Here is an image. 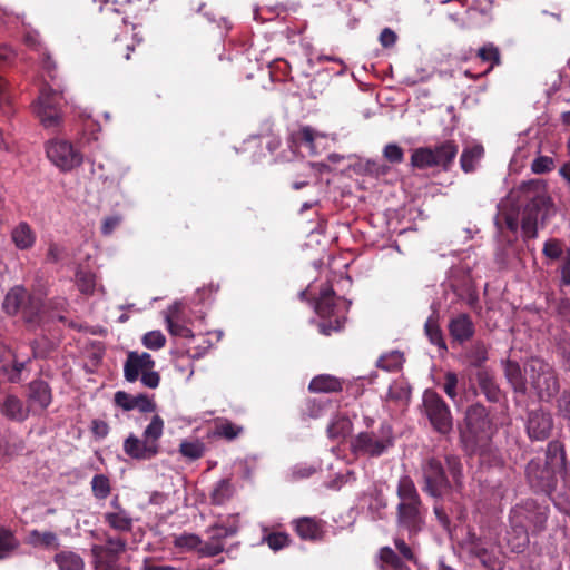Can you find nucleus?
<instances>
[{
	"instance_id": "obj_1",
	"label": "nucleus",
	"mask_w": 570,
	"mask_h": 570,
	"mask_svg": "<svg viewBox=\"0 0 570 570\" xmlns=\"http://www.w3.org/2000/svg\"><path fill=\"white\" fill-rule=\"evenodd\" d=\"M518 208L502 209L497 224L517 234L519 228L524 242L538 237L539 227H544L553 213V202L539 181L522 183L518 189Z\"/></svg>"
},
{
	"instance_id": "obj_2",
	"label": "nucleus",
	"mask_w": 570,
	"mask_h": 570,
	"mask_svg": "<svg viewBox=\"0 0 570 570\" xmlns=\"http://www.w3.org/2000/svg\"><path fill=\"white\" fill-rule=\"evenodd\" d=\"M444 464L435 456L428 458L421 465L422 490L434 499H442L448 492L461 493L464 487L463 464L460 456L446 454Z\"/></svg>"
},
{
	"instance_id": "obj_3",
	"label": "nucleus",
	"mask_w": 570,
	"mask_h": 570,
	"mask_svg": "<svg viewBox=\"0 0 570 570\" xmlns=\"http://www.w3.org/2000/svg\"><path fill=\"white\" fill-rule=\"evenodd\" d=\"M396 525L406 531L409 539L416 537L424 528L426 508L414 481L409 475L400 478L396 487Z\"/></svg>"
},
{
	"instance_id": "obj_4",
	"label": "nucleus",
	"mask_w": 570,
	"mask_h": 570,
	"mask_svg": "<svg viewBox=\"0 0 570 570\" xmlns=\"http://www.w3.org/2000/svg\"><path fill=\"white\" fill-rule=\"evenodd\" d=\"M495 432L489 411L481 403L466 407L460 425V441L469 453H475L488 446Z\"/></svg>"
},
{
	"instance_id": "obj_5",
	"label": "nucleus",
	"mask_w": 570,
	"mask_h": 570,
	"mask_svg": "<svg viewBox=\"0 0 570 570\" xmlns=\"http://www.w3.org/2000/svg\"><path fill=\"white\" fill-rule=\"evenodd\" d=\"M164 431V420L154 415L146 426L142 438L130 433L124 441L122 450L132 460L149 461L160 452L159 440Z\"/></svg>"
},
{
	"instance_id": "obj_6",
	"label": "nucleus",
	"mask_w": 570,
	"mask_h": 570,
	"mask_svg": "<svg viewBox=\"0 0 570 570\" xmlns=\"http://www.w3.org/2000/svg\"><path fill=\"white\" fill-rule=\"evenodd\" d=\"M394 445V431L390 423L382 422L376 429L362 431L350 443L355 455L379 458Z\"/></svg>"
},
{
	"instance_id": "obj_7",
	"label": "nucleus",
	"mask_w": 570,
	"mask_h": 570,
	"mask_svg": "<svg viewBox=\"0 0 570 570\" xmlns=\"http://www.w3.org/2000/svg\"><path fill=\"white\" fill-rule=\"evenodd\" d=\"M528 384L541 401H550L560 390L554 368L544 360L533 356L524 364Z\"/></svg>"
},
{
	"instance_id": "obj_8",
	"label": "nucleus",
	"mask_w": 570,
	"mask_h": 570,
	"mask_svg": "<svg viewBox=\"0 0 570 570\" xmlns=\"http://www.w3.org/2000/svg\"><path fill=\"white\" fill-rule=\"evenodd\" d=\"M549 512L548 504L539 503L534 499H525L512 507L509 522L520 523L532 534H538L546 530Z\"/></svg>"
},
{
	"instance_id": "obj_9",
	"label": "nucleus",
	"mask_w": 570,
	"mask_h": 570,
	"mask_svg": "<svg viewBox=\"0 0 570 570\" xmlns=\"http://www.w3.org/2000/svg\"><path fill=\"white\" fill-rule=\"evenodd\" d=\"M423 413L428 417L432 429L446 435L453 430V416L450 406L443 397L432 389H428L422 397Z\"/></svg>"
},
{
	"instance_id": "obj_10",
	"label": "nucleus",
	"mask_w": 570,
	"mask_h": 570,
	"mask_svg": "<svg viewBox=\"0 0 570 570\" xmlns=\"http://www.w3.org/2000/svg\"><path fill=\"white\" fill-rule=\"evenodd\" d=\"M155 361L149 353L129 352L124 364L126 381L134 383L139 376L144 386L156 389L160 383V375L155 370Z\"/></svg>"
},
{
	"instance_id": "obj_11",
	"label": "nucleus",
	"mask_w": 570,
	"mask_h": 570,
	"mask_svg": "<svg viewBox=\"0 0 570 570\" xmlns=\"http://www.w3.org/2000/svg\"><path fill=\"white\" fill-rule=\"evenodd\" d=\"M41 308V301L31 295L23 286L12 287L2 303V309L6 314L14 316L20 313L27 323L36 322Z\"/></svg>"
},
{
	"instance_id": "obj_12",
	"label": "nucleus",
	"mask_w": 570,
	"mask_h": 570,
	"mask_svg": "<svg viewBox=\"0 0 570 570\" xmlns=\"http://www.w3.org/2000/svg\"><path fill=\"white\" fill-rule=\"evenodd\" d=\"M336 295L332 288L322 291L316 301L315 312L322 318L317 324L318 332L330 336L344 327L345 317L337 312Z\"/></svg>"
},
{
	"instance_id": "obj_13",
	"label": "nucleus",
	"mask_w": 570,
	"mask_h": 570,
	"mask_svg": "<svg viewBox=\"0 0 570 570\" xmlns=\"http://www.w3.org/2000/svg\"><path fill=\"white\" fill-rule=\"evenodd\" d=\"M49 160L62 171L72 170L83 161L82 154L68 140L52 139L46 145Z\"/></svg>"
},
{
	"instance_id": "obj_14",
	"label": "nucleus",
	"mask_w": 570,
	"mask_h": 570,
	"mask_svg": "<svg viewBox=\"0 0 570 570\" xmlns=\"http://www.w3.org/2000/svg\"><path fill=\"white\" fill-rule=\"evenodd\" d=\"M142 8L140 0H105L100 11L106 19H112L118 27L131 24L138 20Z\"/></svg>"
},
{
	"instance_id": "obj_15",
	"label": "nucleus",
	"mask_w": 570,
	"mask_h": 570,
	"mask_svg": "<svg viewBox=\"0 0 570 570\" xmlns=\"http://www.w3.org/2000/svg\"><path fill=\"white\" fill-rule=\"evenodd\" d=\"M525 476L534 492L550 495L556 490L560 475L544 465L541 459H532L527 464Z\"/></svg>"
},
{
	"instance_id": "obj_16",
	"label": "nucleus",
	"mask_w": 570,
	"mask_h": 570,
	"mask_svg": "<svg viewBox=\"0 0 570 570\" xmlns=\"http://www.w3.org/2000/svg\"><path fill=\"white\" fill-rule=\"evenodd\" d=\"M61 98V94L57 90L48 86L41 88L36 112L45 127H57L60 124L59 105Z\"/></svg>"
},
{
	"instance_id": "obj_17",
	"label": "nucleus",
	"mask_w": 570,
	"mask_h": 570,
	"mask_svg": "<svg viewBox=\"0 0 570 570\" xmlns=\"http://www.w3.org/2000/svg\"><path fill=\"white\" fill-rule=\"evenodd\" d=\"M527 433L531 440H547L553 429V417L549 411L543 409L531 410L527 419Z\"/></svg>"
},
{
	"instance_id": "obj_18",
	"label": "nucleus",
	"mask_w": 570,
	"mask_h": 570,
	"mask_svg": "<svg viewBox=\"0 0 570 570\" xmlns=\"http://www.w3.org/2000/svg\"><path fill=\"white\" fill-rule=\"evenodd\" d=\"M27 401L33 415L42 413L52 402V391L50 385L42 380H35L30 382L28 385Z\"/></svg>"
},
{
	"instance_id": "obj_19",
	"label": "nucleus",
	"mask_w": 570,
	"mask_h": 570,
	"mask_svg": "<svg viewBox=\"0 0 570 570\" xmlns=\"http://www.w3.org/2000/svg\"><path fill=\"white\" fill-rule=\"evenodd\" d=\"M448 330L452 340L459 344L470 341L475 334V325L466 313L452 316L449 321Z\"/></svg>"
},
{
	"instance_id": "obj_20",
	"label": "nucleus",
	"mask_w": 570,
	"mask_h": 570,
	"mask_svg": "<svg viewBox=\"0 0 570 570\" xmlns=\"http://www.w3.org/2000/svg\"><path fill=\"white\" fill-rule=\"evenodd\" d=\"M0 413L9 421L22 423L31 414V407L26 405L19 396L7 394L0 401Z\"/></svg>"
},
{
	"instance_id": "obj_21",
	"label": "nucleus",
	"mask_w": 570,
	"mask_h": 570,
	"mask_svg": "<svg viewBox=\"0 0 570 570\" xmlns=\"http://www.w3.org/2000/svg\"><path fill=\"white\" fill-rule=\"evenodd\" d=\"M115 403L125 411L137 409L141 413H150L156 410V403L146 394L131 395L124 391L115 393Z\"/></svg>"
},
{
	"instance_id": "obj_22",
	"label": "nucleus",
	"mask_w": 570,
	"mask_h": 570,
	"mask_svg": "<svg viewBox=\"0 0 570 570\" xmlns=\"http://www.w3.org/2000/svg\"><path fill=\"white\" fill-rule=\"evenodd\" d=\"M475 381L480 392L491 403L501 401L503 394L497 382L493 371L490 368H480L475 372Z\"/></svg>"
},
{
	"instance_id": "obj_23",
	"label": "nucleus",
	"mask_w": 570,
	"mask_h": 570,
	"mask_svg": "<svg viewBox=\"0 0 570 570\" xmlns=\"http://www.w3.org/2000/svg\"><path fill=\"white\" fill-rule=\"evenodd\" d=\"M31 355L21 357L17 352L9 350L11 361L1 366V372L7 376L10 383H19L23 380V373L27 371L28 364L31 363L32 357L36 356L35 347H31Z\"/></svg>"
},
{
	"instance_id": "obj_24",
	"label": "nucleus",
	"mask_w": 570,
	"mask_h": 570,
	"mask_svg": "<svg viewBox=\"0 0 570 570\" xmlns=\"http://www.w3.org/2000/svg\"><path fill=\"white\" fill-rule=\"evenodd\" d=\"M542 463L553 470L560 476L567 475V456L563 443L558 440L548 443L546 459Z\"/></svg>"
},
{
	"instance_id": "obj_25",
	"label": "nucleus",
	"mask_w": 570,
	"mask_h": 570,
	"mask_svg": "<svg viewBox=\"0 0 570 570\" xmlns=\"http://www.w3.org/2000/svg\"><path fill=\"white\" fill-rule=\"evenodd\" d=\"M459 146L454 140H445L434 147L432 153L435 158L438 167H441L444 171L450 170L456 155Z\"/></svg>"
},
{
	"instance_id": "obj_26",
	"label": "nucleus",
	"mask_w": 570,
	"mask_h": 570,
	"mask_svg": "<svg viewBox=\"0 0 570 570\" xmlns=\"http://www.w3.org/2000/svg\"><path fill=\"white\" fill-rule=\"evenodd\" d=\"M126 549V540L121 538H108L106 546H94L91 549L95 560L118 559L119 553Z\"/></svg>"
},
{
	"instance_id": "obj_27",
	"label": "nucleus",
	"mask_w": 570,
	"mask_h": 570,
	"mask_svg": "<svg viewBox=\"0 0 570 570\" xmlns=\"http://www.w3.org/2000/svg\"><path fill=\"white\" fill-rule=\"evenodd\" d=\"M530 531L517 522H510V530L507 532V542L512 552L521 553L523 552L529 543Z\"/></svg>"
},
{
	"instance_id": "obj_28",
	"label": "nucleus",
	"mask_w": 570,
	"mask_h": 570,
	"mask_svg": "<svg viewBox=\"0 0 570 570\" xmlns=\"http://www.w3.org/2000/svg\"><path fill=\"white\" fill-rule=\"evenodd\" d=\"M11 239L18 249L28 250L35 246L37 235L27 222H20L11 230Z\"/></svg>"
},
{
	"instance_id": "obj_29",
	"label": "nucleus",
	"mask_w": 570,
	"mask_h": 570,
	"mask_svg": "<svg viewBox=\"0 0 570 570\" xmlns=\"http://www.w3.org/2000/svg\"><path fill=\"white\" fill-rule=\"evenodd\" d=\"M504 375L515 393L527 394L528 380L525 372L522 373L520 365L511 360L504 363Z\"/></svg>"
},
{
	"instance_id": "obj_30",
	"label": "nucleus",
	"mask_w": 570,
	"mask_h": 570,
	"mask_svg": "<svg viewBox=\"0 0 570 570\" xmlns=\"http://www.w3.org/2000/svg\"><path fill=\"white\" fill-rule=\"evenodd\" d=\"M294 523L297 535L303 540H317L322 535L321 523L314 518L303 517Z\"/></svg>"
},
{
	"instance_id": "obj_31",
	"label": "nucleus",
	"mask_w": 570,
	"mask_h": 570,
	"mask_svg": "<svg viewBox=\"0 0 570 570\" xmlns=\"http://www.w3.org/2000/svg\"><path fill=\"white\" fill-rule=\"evenodd\" d=\"M340 379L330 374H321L312 379L308 390L314 393H333L342 391Z\"/></svg>"
},
{
	"instance_id": "obj_32",
	"label": "nucleus",
	"mask_w": 570,
	"mask_h": 570,
	"mask_svg": "<svg viewBox=\"0 0 570 570\" xmlns=\"http://www.w3.org/2000/svg\"><path fill=\"white\" fill-rule=\"evenodd\" d=\"M567 252H570V248H568L560 238H549L542 246V255L546 258V265L563 259L567 256Z\"/></svg>"
},
{
	"instance_id": "obj_33",
	"label": "nucleus",
	"mask_w": 570,
	"mask_h": 570,
	"mask_svg": "<svg viewBox=\"0 0 570 570\" xmlns=\"http://www.w3.org/2000/svg\"><path fill=\"white\" fill-rule=\"evenodd\" d=\"M239 530V520L237 515H229L226 520L217 522L208 529L209 535L223 542L224 539L234 537Z\"/></svg>"
},
{
	"instance_id": "obj_34",
	"label": "nucleus",
	"mask_w": 570,
	"mask_h": 570,
	"mask_svg": "<svg viewBox=\"0 0 570 570\" xmlns=\"http://www.w3.org/2000/svg\"><path fill=\"white\" fill-rule=\"evenodd\" d=\"M489 346L483 341H475L466 351V360L470 366L480 368H488L484 364L489 358Z\"/></svg>"
},
{
	"instance_id": "obj_35",
	"label": "nucleus",
	"mask_w": 570,
	"mask_h": 570,
	"mask_svg": "<svg viewBox=\"0 0 570 570\" xmlns=\"http://www.w3.org/2000/svg\"><path fill=\"white\" fill-rule=\"evenodd\" d=\"M352 430L351 420L343 414H336L327 425V436L332 440L344 439Z\"/></svg>"
},
{
	"instance_id": "obj_36",
	"label": "nucleus",
	"mask_w": 570,
	"mask_h": 570,
	"mask_svg": "<svg viewBox=\"0 0 570 570\" xmlns=\"http://www.w3.org/2000/svg\"><path fill=\"white\" fill-rule=\"evenodd\" d=\"M105 522L114 530L129 532L132 529V519L126 510L107 512L104 515Z\"/></svg>"
},
{
	"instance_id": "obj_37",
	"label": "nucleus",
	"mask_w": 570,
	"mask_h": 570,
	"mask_svg": "<svg viewBox=\"0 0 570 570\" xmlns=\"http://www.w3.org/2000/svg\"><path fill=\"white\" fill-rule=\"evenodd\" d=\"M234 495V485L230 482L229 479H222L219 480L212 493H210V501L215 505H222L229 501L232 497Z\"/></svg>"
},
{
	"instance_id": "obj_38",
	"label": "nucleus",
	"mask_w": 570,
	"mask_h": 570,
	"mask_svg": "<svg viewBox=\"0 0 570 570\" xmlns=\"http://www.w3.org/2000/svg\"><path fill=\"white\" fill-rule=\"evenodd\" d=\"M411 165L417 169L438 167L432 153V147H420L414 149L411 155Z\"/></svg>"
},
{
	"instance_id": "obj_39",
	"label": "nucleus",
	"mask_w": 570,
	"mask_h": 570,
	"mask_svg": "<svg viewBox=\"0 0 570 570\" xmlns=\"http://www.w3.org/2000/svg\"><path fill=\"white\" fill-rule=\"evenodd\" d=\"M55 562L61 570H82V558L72 551H61L55 556Z\"/></svg>"
},
{
	"instance_id": "obj_40",
	"label": "nucleus",
	"mask_w": 570,
	"mask_h": 570,
	"mask_svg": "<svg viewBox=\"0 0 570 570\" xmlns=\"http://www.w3.org/2000/svg\"><path fill=\"white\" fill-rule=\"evenodd\" d=\"M404 363V355L399 351L385 353L376 361V366L386 372H399Z\"/></svg>"
},
{
	"instance_id": "obj_41",
	"label": "nucleus",
	"mask_w": 570,
	"mask_h": 570,
	"mask_svg": "<svg viewBox=\"0 0 570 570\" xmlns=\"http://www.w3.org/2000/svg\"><path fill=\"white\" fill-rule=\"evenodd\" d=\"M484 149L480 145L465 148L460 157V165L464 173H472L475 169V164L483 156Z\"/></svg>"
},
{
	"instance_id": "obj_42",
	"label": "nucleus",
	"mask_w": 570,
	"mask_h": 570,
	"mask_svg": "<svg viewBox=\"0 0 570 570\" xmlns=\"http://www.w3.org/2000/svg\"><path fill=\"white\" fill-rule=\"evenodd\" d=\"M19 547V540L12 530L0 528V560L8 558Z\"/></svg>"
},
{
	"instance_id": "obj_43",
	"label": "nucleus",
	"mask_w": 570,
	"mask_h": 570,
	"mask_svg": "<svg viewBox=\"0 0 570 570\" xmlns=\"http://www.w3.org/2000/svg\"><path fill=\"white\" fill-rule=\"evenodd\" d=\"M92 495L97 500H105L111 493L110 479L105 474H95L90 482Z\"/></svg>"
},
{
	"instance_id": "obj_44",
	"label": "nucleus",
	"mask_w": 570,
	"mask_h": 570,
	"mask_svg": "<svg viewBox=\"0 0 570 570\" xmlns=\"http://www.w3.org/2000/svg\"><path fill=\"white\" fill-rule=\"evenodd\" d=\"M263 532L262 542L266 543L273 551L284 549L291 543V538L286 532H268L267 528H264Z\"/></svg>"
},
{
	"instance_id": "obj_45",
	"label": "nucleus",
	"mask_w": 570,
	"mask_h": 570,
	"mask_svg": "<svg viewBox=\"0 0 570 570\" xmlns=\"http://www.w3.org/2000/svg\"><path fill=\"white\" fill-rule=\"evenodd\" d=\"M29 543L37 547L41 546L45 548H59V542L56 533L51 531L41 532L39 530H32L29 533Z\"/></svg>"
},
{
	"instance_id": "obj_46",
	"label": "nucleus",
	"mask_w": 570,
	"mask_h": 570,
	"mask_svg": "<svg viewBox=\"0 0 570 570\" xmlns=\"http://www.w3.org/2000/svg\"><path fill=\"white\" fill-rule=\"evenodd\" d=\"M424 331L430 342L436 345L439 348L446 351L448 346L443 337L442 330L438 321L433 317H429L424 325Z\"/></svg>"
},
{
	"instance_id": "obj_47",
	"label": "nucleus",
	"mask_w": 570,
	"mask_h": 570,
	"mask_svg": "<svg viewBox=\"0 0 570 570\" xmlns=\"http://www.w3.org/2000/svg\"><path fill=\"white\" fill-rule=\"evenodd\" d=\"M478 58H480L483 62H489L490 67L485 71L489 72L493 69L494 66H499L501 63V55L500 50L492 42L485 43L478 50Z\"/></svg>"
},
{
	"instance_id": "obj_48",
	"label": "nucleus",
	"mask_w": 570,
	"mask_h": 570,
	"mask_svg": "<svg viewBox=\"0 0 570 570\" xmlns=\"http://www.w3.org/2000/svg\"><path fill=\"white\" fill-rule=\"evenodd\" d=\"M379 556L380 560L393 570H411L403 559L390 547H382Z\"/></svg>"
},
{
	"instance_id": "obj_49",
	"label": "nucleus",
	"mask_w": 570,
	"mask_h": 570,
	"mask_svg": "<svg viewBox=\"0 0 570 570\" xmlns=\"http://www.w3.org/2000/svg\"><path fill=\"white\" fill-rule=\"evenodd\" d=\"M327 402L317 399L308 397L304 401L302 406V414L308 419H318L323 415Z\"/></svg>"
},
{
	"instance_id": "obj_50",
	"label": "nucleus",
	"mask_w": 570,
	"mask_h": 570,
	"mask_svg": "<svg viewBox=\"0 0 570 570\" xmlns=\"http://www.w3.org/2000/svg\"><path fill=\"white\" fill-rule=\"evenodd\" d=\"M166 324H167V330H168L169 334L173 336H179V337H186V338L195 337L193 331L189 327H187L186 325L177 322L173 314H168L166 316Z\"/></svg>"
},
{
	"instance_id": "obj_51",
	"label": "nucleus",
	"mask_w": 570,
	"mask_h": 570,
	"mask_svg": "<svg viewBox=\"0 0 570 570\" xmlns=\"http://www.w3.org/2000/svg\"><path fill=\"white\" fill-rule=\"evenodd\" d=\"M204 444L199 441H184L179 445L180 454L189 460L200 459L204 455Z\"/></svg>"
},
{
	"instance_id": "obj_52",
	"label": "nucleus",
	"mask_w": 570,
	"mask_h": 570,
	"mask_svg": "<svg viewBox=\"0 0 570 570\" xmlns=\"http://www.w3.org/2000/svg\"><path fill=\"white\" fill-rule=\"evenodd\" d=\"M243 432V428L238 426L230 421H222L216 424V434L226 439L234 440Z\"/></svg>"
},
{
	"instance_id": "obj_53",
	"label": "nucleus",
	"mask_w": 570,
	"mask_h": 570,
	"mask_svg": "<svg viewBox=\"0 0 570 570\" xmlns=\"http://www.w3.org/2000/svg\"><path fill=\"white\" fill-rule=\"evenodd\" d=\"M0 110L4 115L12 114V100L10 95V85L9 82L0 77Z\"/></svg>"
},
{
	"instance_id": "obj_54",
	"label": "nucleus",
	"mask_w": 570,
	"mask_h": 570,
	"mask_svg": "<svg viewBox=\"0 0 570 570\" xmlns=\"http://www.w3.org/2000/svg\"><path fill=\"white\" fill-rule=\"evenodd\" d=\"M200 543V538L193 533H183L174 539V546L180 549L194 550L198 548Z\"/></svg>"
},
{
	"instance_id": "obj_55",
	"label": "nucleus",
	"mask_w": 570,
	"mask_h": 570,
	"mask_svg": "<svg viewBox=\"0 0 570 570\" xmlns=\"http://www.w3.org/2000/svg\"><path fill=\"white\" fill-rule=\"evenodd\" d=\"M142 344L149 350H159L165 346L166 337L160 331H150L142 336Z\"/></svg>"
},
{
	"instance_id": "obj_56",
	"label": "nucleus",
	"mask_w": 570,
	"mask_h": 570,
	"mask_svg": "<svg viewBox=\"0 0 570 570\" xmlns=\"http://www.w3.org/2000/svg\"><path fill=\"white\" fill-rule=\"evenodd\" d=\"M458 384L459 379L456 373L454 372H446L444 375V382L442 385V389L444 393L452 400L455 401L458 397Z\"/></svg>"
},
{
	"instance_id": "obj_57",
	"label": "nucleus",
	"mask_w": 570,
	"mask_h": 570,
	"mask_svg": "<svg viewBox=\"0 0 570 570\" xmlns=\"http://www.w3.org/2000/svg\"><path fill=\"white\" fill-rule=\"evenodd\" d=\"M554 168V160L552 157L549 156H539L535 159H533L531 164V170L534 174H547L552 171Z\"/></svg>"
},
{
	"instance_id": "obj_58",
	"label": "nucleus",
	"mask_w": 570,
	"mask_h": 570,
	"mask_svg": "<svg viewBox=\"0 0 570 570\" xmlns=\"http://www.w3.org/2000/svg\"><path fill=\"white\" fill-rule=\"evenodd\" d=\"M383 156L392 164H400L404 159V151L396 144H387L384 147Z\"/></svg>"
},
{
	"instance_id": "obj_59",
	"label": "nucleus",
	"mask_w": 570,
	"mask_h": 570,
	"mask_svg": "<svg viewBox=\"0 0 570 570\" xmlns=\"http://www.w3.org/2000/svg\"><path fill=\"white\" fill-rule=\"evenodd\" d=\"M394 544H395V548L397 549L399 553L401 554L402 559H404L406 561H411V562H416L415 553L413 552L410 544H407L405 542L404 539H402L400 537H395Z\"/></svg>"
},
{
	"instance_id": "obj_60",
	"label": "nucleus",
	"mask_w": 570,
	"mask_h": 570,
	"mask_svg": "<svg viewBox=\"0 0 570 570\" xmlns=\"http://www.w3.org/2000/svg\"><path fill=\"white\" fill-rule=\"evenodd\" d=\"M224 551V543L209 535L208 541L202 548V553L207 557H215Z\"/></svg>"
},
{
	"instance_id": "obj_61",
	"label": "nucleus",
	"mask_w": 570,
	"mask_h": 570,
	"mask_svg": "<svg viewBox=\"0 0 570 570\" xmlns=\"http://www.w3.org/2000/svg\"><path fill=\"white\" fill-rule=\"evenodd\" d=\"M558 412L563 419L570 420V389L564 390L558 399Z\"/></svg>"
},
{
	"instance_id": "obj_62",
	"label": "nucleus",
	"mask_w": 570,
	"mask_h": 570,
	"mask_svg": "<svg viewBox=\"0 0 570 570\" xmlns=\"http://www.w3.org/2000/svg\"><path fill=\"white\" fill-rule=\"evenodd\" d=\"M121 217L118 215L108 216L104 218L101 224V234L105 236H109L114 233V230L120 225Z\"/></svg>"
},
{
	"instance_id": "obj_63",
	"label": "nucleus",
	"mask_w": 570,
	"mask_h": 570,
	"mask_svg": "<svg viewBox=\"0 0 570 570\" xmlns=\"http://www.w3.org/2000/svg\"><path fill=\"white\" fill-rule=\"evenodd\" d=\"M558 272L560 273L561 284L570 286V252H567V256L560 261Z\"/></svg>"
},
{
	"instance_id": "obj_64",
	"label": "nucleus",
	"mask_w": 570,
	"mask_h": 570,
	"mask_svg": "<svg viewBox=\"0 0 570 570\" xmlns=\"http://www.w3.org/2000/svg\"><path fill=\"white\" fill-rule=\"evenodd\" d=\"M95 567L97 570H130L127 566L120 564L118 559L95 560Z\"/></svg>"
}]
</instances>
